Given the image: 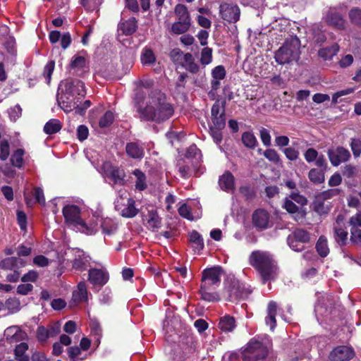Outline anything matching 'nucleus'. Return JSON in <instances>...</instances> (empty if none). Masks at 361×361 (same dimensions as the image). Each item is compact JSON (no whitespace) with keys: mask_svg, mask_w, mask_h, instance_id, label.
Wrapping results in <instances>:
<instances>
[{"mask_svg":"<svg viewBox=\"0 0 361 361\" xmlns=\"http://www.w3.org/2000/svg\"><path fill=\"white\" fill-rule=\"evenodd\" d=\"M212 49L209 47H204L202 49L200 63L202 66H207L212 62Z\"/></svg>","mask_w":361,"mask_h":361,"instance_id":"obj_46","label":"nucleus"},{"mask_svg":"<svg viewBox=\"0 0 361 361\" xmlns=\"http://www.w3.org/2000/svg\"><path fill=\"white\" fill-rule=\"evenodd\" d=\"M185 157L188 159L195 158L199 160L200 158V151L195 145H192L187 149Z\"/></svg>","mask_w":361,"mask_h":361,"instance_id":"obj_56","label":"nucleus"},{"mask_svg":"<svg viewBox=\"0 0 361 361\" xmlns=\"http://www.w3.org/2000/svg\"><path fill=\"white\" fill-rule=\"evenodd\" d=\"M283 207L290 214L298 213L300 209L291 200L288 198L285 200Z\"/></svg>","mask_w":361,"mask_h":361,"instance_id":"obj_60","label":"nucleus"},{"mask_svg":"<svg viewBox=\"0 0 361 361\" xmlns=\"http://www.w3.org/2000/svg\"><path fill=\"white\" fill-rule=\"evenodd\" d=\"M174 14L177 20L192 23L190 14L185 5L181 4L176 5L174 8Z\"/></svg>","mask_w":361,"mask_h":361,"instance_id":"obj_21","label":"nucleus"},{"mask_svg":"<svg viewBox=\"0 0 361 361\" xmlns=\"http://www.w3.org/2000/svg\"><path fill=\"white\" fill-rule=\"evenodd\" d=\"M139 117L145 121L160 122L169 118L173 114L172 106L167 102L166 95L158 90L151 91L145 102H137Z\"/></svg>","mask_w":361,"mask_h":361,"instance_id":"obj_1","label":"nucleus"},{"mask_svg":"<svg viewBox=\"0 0 361 361\" xmlns=\"http://www.w3.org/2000/svg\"><path fill=\"white\" fill-rule=\"evenodd\" d=\"M191 25V23L176 20L171 25V32L176 35L185 34L190 30Z\"/></svg>","mask_w":361,"mask_h":361,"instance_id":"obj_26","label":"nucleus"},{"mask_svg":"<svg viewBox=\"0 0 361 361\" xmlns=\"http://www.w3.org/2000/svg\"><path fill=\"white\" fill-rule=\"evenodd\" d=\"M269 346L262 341L252 338L242 353L243 361H262L268 355Z\"/></svg>","mask_w":361,"mask_h":361,"instance_id":"obj_5","label":"nucleus"},{"mask_svg":"<svg viewBox=\"0 0 361 361\" xmlns=\"http://www.w3.org/2000/svg\"><path fill=\"white\" fill-rule=\"evenodd\" d=\"M327 155L331 164L334 166H338L341 163L348 161L350 157V152L343 147L329 149Z\"/></svg>","mask_w":361,"mask_h":361,"instance_id":"obj_12","label":"nucleus"},{"mask_svg":"<svg viewBox=\"0 0 361 361\" xmlns=\"http://www.w3.org/2000/svg\"><path fill=\"white\" fill-rule=\"evenodd\" d=\"M209 288H203V286H201L200 288V293L201 297L204 300L208 301V302H217L220 300V297L219 294L216 292H209Z\"/></svg>","mask_w":361,"mask_h":361,"instance_id":"obj_37","label":"nucleus"},{"mask_svg":"<svg viewBox=\"0 0 361 361\" xmlns=\"http://www.w3.org/2000/svg\"><path fill=\"white\" fill-rule=\"evenodd\" d=\"M219 185L223 190L227 192L233 191L235 185L234 176L229 171L225 172L219 177Z\"/></svg>","mask_w":361,"mask_h":361,"instance_id":"obj_18","label":"nucleus"},{"mask_svg":"<svg viewBox=\"0 0 361 361\" xmlns=\"http://www.w3.org/2000/svg\"><path fill=\"white\" fill-rule=\"evenodd\" d=\"M334 238L340 245H344L347 240L348 232L342 228L334 226Z\"/></svg>","mask_w":361,"mask_h":361,"instance_id":"obj_40","label":"nucleus"},{"mask_svg":"<svg viewBox=\"0 0 361 361\" xmlns=\"http://www.w3.org/2000/svg\"><path fill=\"white\" fill-rule=\"evenodd\" d=\"M141 61L143 65H150L155 62L156 58L152 49L145 48L141 54Z\"/></svg>","mask_w":361,"mask_h":361,"instance_id":"obj_39","label":"nucleus"},{"mask_svg":"<svg viewBox=\"0 0 361 361\" xmlns=\"http://www.w3.org/2000/svg\"><path fill=\"white\" fill-rule=\"evenodd\" d=\"M350 147L355 157H358L361 154V141L358 139H351Z\"/></svg>","mask_w":361,"mask_h":361,"instance_id":"obj_61","label":"nucleus"},{"mask_svg":"<svg viewBox=\"0 0 361 361\" xmlns=\"http://www.w3.org/2000/svg\"><path fill=\"white\" fill-rule=\"evenodd\" d=\"M68 354L71 361H80L85 359L84 357H78V356L81 354V349L78 346L70 347L68 349Z\"/></svg>","mask_w":361,"mask_h":361,"instance_id":"obj_53","label":"nucleus"},{"mask_svg":"<svg viewBox=\"0 0 361 361\" xmlns=\"http://www.w3.org/2000/svg\"><path fill=\"white\" fill-rule=\"evenodd\" d=\"M63 215L66 224L74 226H81L82 231L86 234H92L93 230L87 226L80 216L81 211L78 206L68 204L63 208Z\"/></svg>","mask_w":361,"mask_h":361,"instance_id":"obj_6","label":"nucleus"},{"mask_svg":"<svg viewBox=\"0 0 361 361\" xmlns=\"http://www.w3.org/2000/svg\"><path fill=\"white\" fill-rule=\"evenodd\" d=\"M249 263L259 271L264 283L274 279L276 276V266L272 256L268 252H252L249 257Z\"/></svg>","mask_w":361,"mask_h":361,"instance_id":"obj_3","label":"nucleus"},{"mask_svg":"<svg viewBox=\"0 0 361 361\" xmlns=\"http://www.w3.org/2000/svg\"><path fill=\"white\" fill-rule=\"evenodd\" d=\"M123 32L126 35L134 33L137 30V24L135 18L129 19L123 23Z\"/></svg>","mask_w":361,"mask_h":361,"instance_id":"obj_45","label":"nucleus"},{"mask_svg":"<svg viewBox=\"0 0 361 361\" xmlns=\"http://www.w3.org/2000/svg\"><path fill=\"white\" fill-rule=\"evenodd\" d=\"M62 125L57 119H51L44 126L46 134L52 135L58 133L61 129Z\"/></svg>","mask_w":361,"mask_h":361,"instance_id":"obj_30","label":"nucleus"},{"mask_svg":"<svg viewBox=\"0 0 361 361\" xmlns=\"http://www.w3.org/2000/svg\"><path fill=\"white\" fill-rule=\"evenodd\" d=\"M355 356L353 349L347 345L334 348L329 355V361H350Z\"/></svg>","mask_w":361,"mask_h":361,"instance_id":"obj_11","label":"nucleus"},{"mask_svg":"<svg viewBox=\"0 0 361 361\" xmlns=\"http://www.w3.org/2000/svg\"><path fill=\"white\" fill-rule=\"evenodd\" d=\"M55 68L54 61H49L44 66L43 75L47 80V82L49 84L51 81V77Z\"/></svg>","mask_w":361,"mask_h":361,"instance_id":"obj_51","label":"nucleus"},{"mask_svg":"<svg viewBox=\"0 0 361 361\" xmlns=\"http://www.w3.org/2000/svg\"><path fill=\"white\" fill-rule=\"evenodd\" d=\"M28 345L26 343H20L15 348V357L17 361H30L29 355L26 354Z\"/></svg>","mask_w":361,"mask_h":361,"instance_id":"obj_27","label":"nucleus"},{"mask_svg":"<svg viewBox=\"0 0 361 361\" xmlns=\"http://www.w3.org/2000/svg\"><path fill=\"white\" fill-rule=\"evenodd\" d=\"M73 300L76 302H85L87 300V290L85 282H80L77 289L73 293Z\"/></svg>","mask_w":361,"mask_h":361,"instance_id":"obj_22","label":"nucleus"},{"mask_svg":"<svg viewBox=\"0 0 361 361\" xmlns=\"http://www.w3.org/2000/svg\"><path fill=\"white\" fill-rule=\"evenodd\" d=\"M90 257L86 255L84 252L77 250L75 257L73 261V267L78 270H85L90 266Z\"/></svg>","mask_w":361,"mask_h":361,"instance_id":"obj_17","label":"nucleus"},{"mask_svg":"<svg viewBox=\"0 0 361 361\" xmlns=\"http://www.w3.org/2000/svg\"><path fill=\"white\" fill-rule=\"evenodd\" d=\"M263 154L270 161L274 163H279L280 161L279 155L274 149H266Z\"/></svg>","mask_w":361,"mask_h":361,"instance_id":"obj_57","label":"nucleus"},{"mask_svg":"<svg viewBox=\"0 0 361 361\" xmlns=\"http://www.w3.org/2000/svg\"><path fill=\"white\" fill-rule=\"evenodd\" d=\"M350 240L352 243L361 245V230L357 228H351Z\"/></svg>","mask_w":361,"mask_h":361,"instance_id":"obj_55","label":"nucleus"},{"mask_svg":"<svg viewBox=\"0 0 361 361\" xmlns=\"http://www.w3.org/2000/svg\"><path fill=\"white\" fill-rule=\"evenodd\" d=\"M325 171L319 169H312L308 173V178L310 180L314 183L319 184L324 181Z\"/></svg>","mask_w":361,"mask_h":361,"instance_id":"obj_31","label":"nucleus"},{"mask_svg":"<svg viewBox=\"0 0 361 361\" xmlns=\"http://www.w3.org/2000/svg\"><path fill=\"white\" fill-rule=\"evenodd\" d=\"M5 306L11 313H15L20 310V304L16 298H9L6 301Z\"/></svg>","mask_w":361,"mask_h":361,"instance_id":"obj_48","label":"nucleus"},{"mask_svg":"<svg viewBox=\"0 0 361 361\" xmlns=\"http://www.w3.org/2000/svg\"><path fill=\"white\" fill-rule=\"evenodd\" d=\"M285 154L286 158L290 161H295L299 157V152L295 149L294 147H287L283 150Z\"/></svg>","mask_w":361,"mask_h":361,"instance_id":"obj_62","label":"nucleus"},{"mask_svg":"<svg viewBox=\"0 0 361 361\" xmlns=\"http://www.w3.org/2000/svg\"><path fill=\"white\" fill-rule=\"evenodd\" d=\"M222 274L223 269L220 267H214L204 269L202 271L201 286H203V288H209L212 286H219Z\"/></svg>","mask_w":361,"mask_h":361,"instance_id":"obj_10","label":"nucleus"},{"mask_svg":"<svg viewBox=\"0 0 361 361\" xmlns=\"http://www.w3.org/2000/svg\"><path fill=\"white\" fill-rule=\"evenodd\" d=\"M183 56H185V54L179 49H173L170 52V57L171 60L178 65H180L183 60Z\"/></svg>","mask_w":361,"mask_h":361,"instance_id":"obj_59","label":"nucleus"},{"mask_svg":"<svg viewBox=\"0 0 361 361\" xmlns=\"http://www.w3.org/2000/svg\"><path fill=\"white\" fill-rule=\"evenodd\" d=\"M219 15L224 21L235 23L240 19V10L236 4L224 2L219 6Z\"/></svg>","mask_w":361,"mask_h":361,"instance_id":"obj_9","label":"nucleus"},{"mask_svg":"<svg viewBox=\"0 0 361 361\" xmlns=\"http://www.w3.org/2000/svg\"><path fill=\"white\" fill-rule=\"evenodd\" d=\"M219 329L225 332L232 331L235 327V319L229 315H226L220 319L219 323Z\"/></svg>","mask_w":361,"mask_h":361,"instance_id":"obj_25","label":"nucleus"},{"mask_svg":"<svg viewBox=\"0 0 361 361\" xmlns=\"http://www.w3.org/2000/svg\"><path fill=\"white\" fill-rule=\"evenodd\" d=\"M326 21L329 25L338 30L344 29L345 26V20L343 16L334 9H331L329 11L326 16Z\"/></svg>","mask_w":361,"mask_h":361,"instance_id":"obj_16","label":"nucleus"},{"mask_svg":"<svg viewBox=\"0 0 361 361\" xmlns=\"http://www.w3.org/2000/svg\"><path fill=\"white\" fill-rule=\"evenodd\" d=\"M189 242L195 252H200L204 248L203 239L201 235L196 231H193L189 234Z\"/></svg>","mask_w":361,"mask_h":361,"instance_id":"obj_23","label":"nucleus"},{"mask_svg":"<svg viewBox=\"0 0 361 361\" xmlns=\"http://www.w3.org/2000/svg\"><path fill=\"white\" fill-rule=\"evenodd\" d=\"M300 41L297 37H291L280 47L274 55L276 61L281 65L297 61L300 54Z\"/></svg>","mask_w":361,"mask_h":361,"instance_id":"obj_4","label":"nucleus"},{"mask_svg":"<svg viewBox=\"0 0 361 361\" xmlns=\"http://www.w3.org/2000/svg\"><path fill=\"white\" fill-rule=\"evenodd\" d=\"M267 312V315L265 318L266 324L269 325L271 330L273 331L276 324V315L277 312V304L276 302L270 301L268 303Z\"/></svg>","mask_w":361,"mask_h":361,"instance_id":"obj_19","label":"nucleus"},{"mask_svg":"<svg viewBox=\"0 0 361 361\" xmlns=\"http://www.w3.org/2000/svg\"><path fill=\"white\" fill-rule=\"evenodd\" d=\"M338 45L334 44L331 47L321 49L319 51V56L324 60H330L338 53Z\"/></svg>","mask_w":361,"mask_h":361,"instance_id":"obj_34","label":"nucleus"},{"mask_svg":"<svg viewBox=\"0 0 361 361\" xmlns=\"http://www.w3.org/2000/svg\"><path fill=\"white\" fill-rule=\"evenodd\" d=\"M316 249L318 254L322 257H326L329 254V249L327 245V240L324 236L319 237L316 245Z\"/></svg>","mask_w":361,"mask_h":361,"instance_id":"obj_36","label":"nucleus"},{"mask_svg":"<svg viewBox=\"0 0 361 361\" xmlns=\"http://www.w3.org/2000/svg\"><path fill=\"white\" fill-rule=\"evenodd\" d=\"M133 173L136 177L137 180L135 182V187L137 189L140 190H143L147 188L146 184V176L140 170L135 169L133 171Z\"/></svg>","mask_w":361,"mask_h":361,"instance_id":"obj_38","label":"nucleus"},{"mask_svg":"<svg viewBox=\"0 0 361 361\" xmlns=\"http://www.w3.org/2000/svg\"><path fill=\"white\" fill-rule=\"evenodd\" d=\"M269 214L262 209H258L252 214L253 225L260 230H264L269 227Z\"/></svg>","mask_w":361,"mask_h":361,"instance_id":"obj_13","label":"nucleus"},{"mask_svg":"<svg viewBox=\"0 0 361 361\" xmlns=\"http://www.w3.org/2000/svg\"><path fill=\"white\" fill-rule=\"evenodd\" d=\"M349 18L354 24L361 25V9L354 8L349 12Z\"/></svg>","mask_w":361,"mask_h":361,"instance_id":"obj_52","label":"nucleus"},{"mask_svg":"<svg viewBox=\"0 0 361 361\" xmlns=\"http://www.w3.org/2000/svg\"><path fill=\"white\" fill-rule=\"evenodd\" d=\"M24 333L18 326H11L6 329L5 336L10 342L17 341L23 338Z\"/></svg>","mask_w":361,"mask_h":361,"instance_id":"obj_29","label":"nucleus"},{"mask_svg":"<svg viewBox=\"0 0 361 361\" xmlns=\"http://www.w3.org/2000/svg\"><path fill=\"white\" fill-rule=\"evenodd\" d=\"M127 154L133 159H141L144 156V148L137 142H129L126 145Z\"/></svg>","mask_w":361,"mask_h":361,"instance_id":"obj_20","label":"nucleus"},{"mask_svg":"<svg viewBox=\"0 0 361 361\" xmlns=\"http://www.w3.org/2000/svg\"><path fill=\"white\" fill-rule=\"evenodd\" d=\"M341 191V190L338 188L329 189L320 193L319 198L322 199V200H326L338 195Z\"/></svg>","mask_w":361,"mask_h":361,"instance_id":"obj_54","label":"nucleus"},{"mask_svg":"<svg viewBox=\"0 0 361 361\" xmlns=\"http://www.w3.org/2000/svg\"><path fill=\"white\" fill-rule=\"evenodd\" d=\"M115 116L112 111H107L99 119V125L101 128H106L111 126L114 121Z\"/></svg>","mask_w":361,"mask_h":361,"instance_id":"obj_42","label":"nucleus"},{"mask_svg":"<svg viewBox=\"0 0 361 361\" xmlns=\"http://www.w3.org/2000/svg\"><path fill=\"white\" fill-rule=\"evenodd\" d=\"M318 156V152L314 148H309L304 153L305 159L307 163L314 161Z\"/></svg>","mask_w":361,"mask_h":361,"instance_id":"obj_63","label":"nucleus"},{"mask_svg":"<svg viewBox=\"0 0 361 361\" xmlns=\"http://www.w3.org/2000/svg\"><path fill=\"white\" fill-rule=\"evenodd\" d=\"M26 262L23 259L14 257H9L0 262V267L5 270L12 271L7 275L6 279L10 282H16L21 274L20 269L25 267Z\"/></svg>","mask_w":361,"mask_h":361,"instance_id":"obj_8","label":"nucleus"},{"mask_svg":"<svg viewBox=\"0 0 361 361\" xmlns=\"http://www.w3.org/2000/svg\"><path fill=\"white\" fill-rule=\"evenodd\" d=\"M212 125L210 127L217 128L219 129L224 128L226 126L225 113L221 112L220 115L212 116Z\"/></svg>","mask_w":361,"mask_h":361,"instance_id":"obj_43","label":"nucleus"},{"mask_svg":"<svg viewBox=\"0 0 361 361\" xmlns=\"http://www.w3.org/2000/svg\"><path fill=\"white\" fill-rule=\"evenodd\" d=\"M138 213V209L135 207V201L132 199L128 200L126 207L122 209L121 214L126 218H133Z\"/></svg>","mask_w":361,"mask_h":361,"instance_id":"obj_33","label":"nucleus"},{"mask_svg":"<svg viewBox=\"0 0 361 361\" xmlns=\"http://www.w3.org/2000/svg\"><path fill=\"white\" fill-rule=\"evenodd\" d=\"M212 75L215 80H223L226 76V71L223 66H216L212 72Z\"/></svg>","mask_w":361,"mask_h":361,"instance_id":"obj_64","label":"nucleus"},{"mask_svg":"<svg viewBox=\"0 0 361 361\" xmlns=\"http://www.w3.org/2000/svg\"><path fill=\"white\" fill-rule=\"evenodd\" d=\"M251 290L235 279H230L225 282L224 293L228 300L234 302L247 298Z\"/></svg>","mask_w":361,"mask_h":361,"instance_id":"obj_7","label":"nucleus"},{"mask_svg":"<svg viewBox=\"0 0 361 361\" xmlns=\"http://www.w3.org/2000/svg\"><path fill=\"white\" fill-rule=\"evenodd\" d=\"M143 220L146 221L147 227L152 231H157L161 226V219L154 209L147 211Z\"/></svg>","mask_w":361,"mask_h":361,"instance_id":"obj_15","label":"nucleus"},{"mask_svg":"<svg viewBox=\"0 0 361 361\" xmlns=\"http://www.w3.org/2000/svg\"><path fill=\"white\" fill-rule=\"evenodd\" d=\"M25 151L23 149H18L13 153L11 157V164L17 168H20L23 165V156Z\"/></svg>","mask_w":361,"mask_h":361,"instance_id":"obj_35","label":"nucleus"},{"mask_svg":"<svg viewBox=\"0 0 361 361\" xmlns=\"http://www.w3.org/2000/svg\"><path fill=\"white\" fill-rule=\"evenodd\" d=\"M240 192L243 197L248 201L253 200L255 197V190L248 185L241 186L240 188Z\"/></svg>","mask_w":361,"mask_h":361,"instance_id":"obj_49","label":"nucleus"},{"mask_svg":"<svg viewBox=\"0 0 361 361\" xmlns=\"http://www.w3.org/2000/svg\"><path fill=\"white\" fill-rule=\"evenodd\" d=\"M85 59L81 56H75L71 63V68L81 69L85 66Z\"/></svg>","mask_w":361,"mask_h":361,"instance_id":"obj_58","label":"nucleus"},{"mask_svg":"<svg viewBox=\"0 0 361 361\" xmlns=\"http://www.w3.org/2000/svg\"><path fill=\"white\" fill-rule=\"evenodd\" d=\"M225 99H217L212 107V116L220 115L221 112L225 113Z\"/></svg>","mask_w":361,"mask_h":361,"instance_id":"obj_44","label":"nucleus"},{"mask_svg":"<svg viewBox=\"0 0 361 361\" xmlns=\"http://www.w3.org/2000/svg\"><path fill=\"white\" fill-rule=\"evenodd\" d=\"M110 177L115 184L123 185L125 183V173L122 169L118 167L111 168L110 171Z\"/></svg>","mask_w":361,"mask_h":361,"instance_id":"obj_32","label":"nucleus"},{"mask_svg":"<svg viewBox=\"0 0 361 361\" xmlns=\"http://www.w3.org/2000/svg\"><path fill=\"white\" fill-rule=\"evenodd\" d=\"M64 93L59 100V104L65 112L75 109L78 114L82 111L78 108V103L85 97L86 92L84 83L79 80H67L64 85Z\"/></svg>","mask_w":361,"mask_h":361,"instance_id":"obj_2","label":"nucleus"},{"mask_svg":"<svg viewBox=\"0 0 361 361\" xmlns=\"http://www.w3.org/2000/svg\"><path fill=\"white\" fill-rule=\"evenodd\" d=\"M101 228L104 234L110 235L117 230V224L112 219H102L101 221Z\"/></svg>","mask_w":361,"mask_h":361,"instance_id":"obj_28","label":"nucleus"},{"mask_svg":"<svg viewBox=\"0 0 361 361\" xmlns=\"http://www.w3.org/2000/svg\"><path fill=\"white\" fill-rule=\"evenodd\" d=\"M292 239H295L301 243H306L310 241V235L307 231L302 228H297L288 236L287 240H291Z\"/></svg>","mask_w":361,"mask_h":361,"instance_id":"obj_24","label":"nucleus"},{"mask_svg":"<svg viewBox=\"0 0 361 361\" xmlns=\"http://www.w3.org/2000/svg\"><path fill=\"white\" fill-rule=\"evenodd\" d=\"M10 155V145L6 140H2L0 143V159L5 161Z\"/></svg>","mask_w":361,"mask_h":361,"instance_id":"obj_47","label":"nucleus"},{"mask_svg":"<svg viewBox=\"0 0 361 361\" xmlns=\"http://www.w3.org/2000/svg\"><path fill=\"white\" fill-rule=\"evenodd\" d=\"M102 0H80L81 4L87 11H92L97 9L102 4Z\"/></svg>","mask_w":361,"mask_h":361,"instance_id":"obj_50","label":"nucleus"},{"mask_svg":"<svg viewBox=\"0 0 361 361\" xmlns=\"http://www.w3.org/2000/svg\"><path fill=\"white\" fill-rule=\"evenodd\" d=\"M241 139L244 145L248 148H254L257 143L255 136L250 132L243 133Z\"/></svg>","mask_w":361,"mask_h":361,"instance_id":"obj_41","label":"nucleus"},{"mask_svg":"<svg viewBox=\"0 0 361 361\" xmlns=\"http://www.w3.org/2000/svg\"><path fill=\"white\" fill-rule=\"evenodd\" d=\"M88 281L94 286H102L109 281L108 272L99 269H90L88 271Z\"/></svg>","mask_w":361,"mask_h":361,"instance_id":"obj_14","label":"nucleus"}]
</instances>
